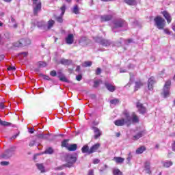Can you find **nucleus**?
Instances as JSON below:
<instances>
[{"mask_svg": "<svg viewBox=\"0 0 175 175\" xmlns=\"http://www.w3.org/2000/svg\"><path fill=\"white\" fill-rule=\"evenodd\" d=\"M123 116H124L125 119L122 118L114 122V124L116 125V126H122L125 125V124L129 126V124H131L132 118H131V115L129 114V111H128V110H124L123 111Z\"/></svg>", "mask_w": 175, "mask_h": 175, "instance_id": "f257e3e1", "label": "nucleus"}, {"mask_svg": "<svg viewBox=\"0 0 175 175\" xmlns=\"http://www.w3.org/2000/svg\"><path fill=\"white\" fill-rule=\"evenodd\" d=\"M65 161L66 162V166H67V167H71V166H73V163H76L77 157H76L75 154H66L65 155Z\"/></svg>", "mask_w": 175, "mask_h": 175, "instance_id": "f03ea898", "label": "nucleus"}, {"mask_svg": "<svg viewBox=\"0 0 175 175\" xmlns=\"http://www.w3.org/2000/svg\"><path fill=\"white\" fill-rule=\"evenodd\" d=\"M172 85V81L170 80H167L165 81L161 95L163 98H169L170 96V86Z\"/></svg>", "mask_w": 175, "mask_h": 175, "instance_id": "7ed1b4c3", "label": "nucleus"}, {"mask_svg": "<svg viewBox=\"0 0 175 175\" xmlns=\"http://www.w3.org/2000/svg\"><path fill=\"white\" fill-rule=\"evenodd\" d=\"M126 22L124 19H117L113 23L112 31L116 32L117 28H126Z\"/></svg>", "mask_w": 175, "mask_h": 175, "instance_id": "20e7f679", "label": "nucleus"}, {"mask_svg": "<svg viewBox=\"0 0 175 175\" xmlns=\"http://www.w3.org/2000/svg\"><path fill=\"white\" fill-rule=\"evenodd\" d=\"M154 25L158 28V29H163L165 28V25L166 24V21L165 19L161 16H156L154 18Z\"/></svg>", "mask_w": 175, "mask_h": 175, "instance_id": "39448f33", "label": "nucleus"}, {"mask_svg": "<svg viewBox=\"0 0 175 175\" xmlns=\"http://www.w3.org/2000/svg\"><path fill=\"white\" fill-rule=\"evenodd\" d=\"M31 43V40L29 38H23L21 39L20 41L15 42L14 46L15 47H23L24 46H28Z\"/></svg>", "mask_w": 175, "mask_h": 175, "instance_id": "423d86ee", "label": "nucleus"}, {"mask_svg": "<svg viewBox=\"0 0 175 175\" xmlns=\"http://www.w3.org/2000/svg\"><path fill=\"white\" fill-rule=\"evenodd\" d=\"M14 151H16V147H12L10 149H8L1 155V158H3L4 159H8V158H10L13 156V154H14Z\"/></svg>", "mask_w": 175, "mask_h": 175, "instance_id": "0eeeda50", "label": "nucleus"}, {"mask_svg": "<svg viewBox=\"0 0 175 175\" xmlns=\"http://www.w3.org/2000/svg\"><path fill=\"white\" fill-rule=\"evenodd\" d=\"M33 4L36 5V6L33 7V13L34 14H38L39 12L42 10V3L40 2V0H32Z\"/></svg>", "mask_w": 175, "mask_h": 175, "instance_id": "6e6552de", "label": "nucleus"}, {"mask_svg": "<svg viewBox=\"0 0 175 175\" xmlns=\"http://www.w3.org/2000/svg\"><path fill=\"white\" fill-rule=\"evenodd\" d=\"M94 40L97 43H100V44H102V46H103L104 47H107V46H110V44H111V42L109 40H104L103 38H102L100 37L94 38Z\"/></svg>", "mask_w": 175, "mask_h": 175, "instance_id": "1a4fd4ad", "label": "nucleus"}, {"mask_svg": "<svg viewBox=\"0 0 175 175\" xmlns=\"http://www.w3.org/2000/svg\"><path fill=\"white\" fill-rule=\"evenodd\" d=\"M137 108L138 109V111L140 114H144V113L147 111L146 107H144L142 103H137Z\"/></svg>", "mask_w": 175, "mask_h": 175, "instance_id": "9d476101", "label": "nucleus"}, {"mask_svg": "<svg viewBox=\"0 0 175 175\" xmlns=\"http://www.w3.org/2000/svg\"><path fill=\"white\" fill-rule=\"evenodd\" d=\"M154 84H155V78H154V77H151L148 81V88L149 91H152Z\"/></svg>", "mask_w": 175, "mask_h": 175, "instance_id": "9b49d317", "label": "nucleus"}, {"mask_svg": "<svg viewBox=\"0 0 175 175\" xmlns=\"http://www.w3.org/2000/svg\"><path fill=\"white\" fill-rule=\"evenodd\" d=\"M65 10H66V6L65 5H64L62 8H61V16H58L57 18H56V20L58 23H62L63 20H62V16H64L65 14Z\"/></svg>", "mask_w": 175, "mask_h": 175, "instance_id": "f8f14e48", "label": "nucleus"}, {"mask_svg": "<svg viewBox=\"0 0 175 175\" xmlns=\"http://www.w3.org/2000/svg\"><path fill=\"white\" fill-rule=\"evenodd\" d=\"M144 135H146V131H140L135 135L133 137V140H139V139H140V137H143Z\"/></svg>", "mask_w": 175, "mask_h": 175, "instance_id": "ddd939ff", "label": "nucleus"}, {"mask_svg": "<svg viewBox=\"0 0 175 175\" xmlns=\"http://www.w3.org/2000/svg\"><path fill=\"white\" fill-rule=\"evenodd\" d=\"M162 14L163 17H165V20H167L168 24H170V23H172V16H170V14H169V12L167 11H163Z\"/></svg>", "mask_w": 175, "mask_h": 175, "instance_id": "4468645a", "label": "nucleus"}, {"mask_svg": "<svg viewBox=\"0 0 175 175\" xmlns=\"http://www.w3.org/2000/svg\"><path fill=\"white\" fill-rule=\"evenodd\" d=\"M151 163L150 161H146L145 162L144 164V170L148 173V174H151V167H150Z\"/></svg>", "mask_w": 175, "mask_h": 175, "instance_id": "2eb2a0df", "label": "nucleus"}, {"mask_svg": "<svg viewBox=\"0 0 175 175\" xmlns=\"http://www.w3.org/2000/svg\"><path fill=\"white\" fill-rule=\"evenodd\" d=\"M113 18V15H103L100 16V21L105 22V21H110Z\"/></svg>", "mask_w": 175, "mask_h": 175, "instance_id": "dca6fc26", "label": "nucleus"}, {"mask_svg": "<svg viewBox=\"0 0 175 175\" xmlns=\"http://www.w3.org/2000/svg\"><path fill=\"white\" fill-rule=\"evenodd\" d=\"M93 131L94 132V139H98L102 135V131L98 127H93Z\"/></svg>", "mask_w": 175, "mask_h": 175, "instance_id": "f3484780", "label": "nucleus"}, {"mask_svg": "<svg viewBox=\"0 0 175 175\" xmlns=\"http://www.w3.org/2000/svg\"><path fill=\"white\" fill-rule=\"evenodd\" d=\"M54 24H55V21H54V20H52V19L49 20L47 22L45 31H47L49 29H51V28H53V27H54Z\"/></svg>", "mask_w": 175, "mask_h": 175, "instance_id": "a211bd4d", "label": "nucleus"}, {"mask_svg": "<svg viewBox=\"0 0 175 175\" xmlns=\"http://www.w3.org/2000/svg\"><path fill=\"white\" fill-rule=\"evenodd\" d=\"M105 87L108 91H110V92H114V91H116V86L109 83H105Z\"/></svg>", "mask_w": 175, "mask_h": 175, "instance_id": "6ab92c4d", "label": "nucleus"}, {"mask_svg": "<svg viewBox=\"0 0 175 175\" xmlns=\"http://www.w3.org/2000/svg\"><path fill=\"white\" fill-rule=\"evenodd\" d=\"M99 147H100V144H94L90 148L89 154H92L93 152H95V151H96L98 148H99Z\"/></svg>", "mask_w": 175, "mask_h": 175, "instance_id": "aec40b11", "label": "nucleus"}, {"mask_svg": "<svg viewBox=\"0 0 175 175\" xmlns=\"http://www.w3.org/2000/svg\"><path fill=\"white\" fill-rule=\"evenodd\" d=\"M36 166L41 173H46V168H44V165H43V163H37L36 164Z\"/></svg>", "mask_w": 175, "mask_h": 175, "instance_id": "412c9836", "label": "nucleus"}, {"mask_svg": "<svg viewBox=\"0 0 175 175\" xmlns=\"http://www.w3.org/2000/svg\"><path fill=\"white\" fill-rule=\"evenodd\" d=\"M66 42L67 44H72L73 43V34H68L66 38Z\"/></svg>", "mask_w": 175, "mask_h": 175, "instance_id": "4be33fe9", "label": "nucleus"}, {"mask_svg": "<svg viewBox=\"0 0 175 175\" xmlns=\"http://www.w3.org/2000/svg\"><path fill=\"white\" fill-rule=\"evenodd\" d=\"M36 25L38 28H41V29L46 30V23L43 21L37 22Z\"/></svg>", "mask_w": 175, "mask_h": 175, "instance_id": "5701e85b", "label": "nucleus"}, {"mask_svg": "<svg viewBox=\"0 0 175 175\" xmlns=\"http://www.w3.org/2000/svg\"><path fill=\"white\" fill-rule=\"evenodd\" d=\"M131 118L132 122H133L134 124H137V122H139V117L136 116V113H135V112L132 113Z\"/></svg>", "mask_w": 175, "mask_h": 175, "instance_id": "b1692460", "label": "nucleus"}, {"mask_svg": "<svg viewBox=\"0 0 175 175\" xmlns=\"http://www.w3.org/2000/svg\"><path fill=\"white\" fill-rule=\"evenodd\" d=\"M62 65H72V60L68 59H62L60 60Z\"/></svg>", "mask_w": 175, "mask_h": 175, "instance_id": "393cba45", "label": "nucleus"}, {"mask_svg": "<svg viewBox=\"0 0 175 175\" xmlns=\"http://www.w3.org/2000/svg\"><path fill=\"white\" fill-rule=\"evenodd\" d=\"M68 151H76L77 150V144H70L67 148Z\"/></svg>", "mask_w": 175, "mask_h": 175, "instance_id": "a878e982", "label": "nucleus"}, {"mask_svg": "<svg viewBox=\"0 0 175 175\" xmlns=\"http://www.w3.org/2000/svg\"><path fill=\"white\" fill-rule=\"evenodd\" d=\"M146 151V147L144 146H141L139 148H137L135 151V153L139 154H143Z\"/></svg>", "mask_w": 175, "mask_h": 175, "instance_id": "bb28decb", "label": "nucleus"}, {"mask_svg": "<svg viewBox=\"0 0 175 175\" xmlns=\"http://www.w3.org/2000/svg\"><path fill=\"white\" fill-rule=\"evenodd\" d=\"M113 161H115L116 163H122L124 161H125V159L122 157H114Z\"/></svg>", "mask_w": 175, "mask_h": 175, "instance_id": "cd10ccee", "label": "nucleus"}, {"mask_svg": "<svg viewBox=\"0 0 175 175\" xmlns=\"http://www.w3.org/2000/svg\"><path fill=\"white\" fill-rule=\"evenodd\" d=\"M124 2L127 3V5H130V6H135L137 3L136 0H124Z\"/></svg>", "mask_w": 175, "mask_h": 175, "instance_id": "c85d7f7f", "label": "nucleus"}, {"mask_svg": "<svg viewBox=\"0 0 175 175\" xmlns=\"http://www.w3.org/2000/svg\"><path fill=\"white\" fill-rule=\"evenodd\" d=\"M81 151L83 154H90V148L88 147V146L85 145L81 148Z\"/></svg>", "mask_w": 175, "mask_h": 175, "instance_id": "c756f323", "label": "nucleus"}, {"mask_svg": "<svg viewBox=\"0 0 175 175\" xmlns=\"http://www.w3.org/2000/svg\"><path fill=\"white\" fill-rule=\"evenodd\" d=\"M141 87H143L142 81L135 82V91H137Z\"/></svg>", "mask_w": 175, "mask_h": 175, "instance_id": "7c9ffc66", "label": "nucleus"}, {"mask_svg": "<svg viewBox=\"0 0 175 175\" xmlns=\"http://www.w3.org/2000/svg\"><path fill=\"white\" fill-rule=\"evenodd\" d=\"M113 175H122V172L118 168L113 169Z\"/></svg>", "mask_w": 175, "mask_h": 175, "instance_id": "2f4dec72", "label": "nucleus"}, {"mask_svg": "<svg viewBox=\"0 0 175 175\" xmlns=\"http://www.w3.org/2000/svg\"><path fill=\"white\" fill-rule=\"evenodd\" d=\"M44 154H49L51 155V154H54V149H53V148H48L45 150Z\"/></svg>", "mask_w": 175, "mask_h": 175, "instance_id": "473e14b6", "label": "nucleus"}, {"mask_svg": "<svg viewBox=\"0 0 175 175\" xmlns=\"http://www.w3.org/2000/svg\"><path fill=\"white\" fill-rule=\"evenodd\" d=\"M68 139H65L62 142V147H66V148H68V147H69V143H68Z\"/></svg>", "mask_w": 175, "mask_h": 175, "instance_id": "72a5a7b5", "label": "nucleus"}, {"mask_svg": "<svg viewBox=\"0 0 175 175\" xmlns=\"http://www.w3.org/2000/svg\"><path fill=\"white\" fill-rule=\"evenodd\" d=\"M72 12L75 13V14H79L80 12V9L77 5H75L74 8H72Z\"/></svg>", "mask_w": 175, "mask_h": 175, "instance_id": "f704fd0d", "label": "nucleus"}, {"mask_svg": "<svg viewBox=\"0 0 175 175\" xmlns=\"http://www.w3.org/2000/svg\"><path fill=\"white\" fill-rule=\"evenodd\" d=\"M173 165V163L172 161H165L163 163L164 167H170Z\"/></svg>", "mask_w": 175, "mask_h": 175, "instance_id": "c9c22d12", "label": "nucleus"}, {"mask_svg": "<svg viewBox=\"0 0 175 175\" xmlns=\"http://www.w3.org/2000/svg\"><path fill=\"white\" fill-rule=\"evenodd\" d=\"M0 125H2L3 126H9V125H10V123L0 120Z\"/></svg>", "mask_w": 175, "mask_h": 175, "instance_id": "e433bc0d", "label": "nucleus"}, {"mask_svg": "<svg viewBox=\"0 0 175 175\" xmlns=\"http://www.w3.org/2000/svg\"><path fill=\"white\" fill-rule=\"evenodd\" d=\"M39 68H46L47 66V64L44 62H38Z\"/></svg>", "mask_w": 175, "mask_h": 175, "instance_id": "4c0bfd02", "label": "nucleus"}, {"mask_svg": "<svg viewBox=\"0 0 175 175\" xmlns=\"http://www.w3.org/2000/svg\"><path fill=\"white\" fill-rule=\"evenodd\" d=\"M119 102H120V100H118V99H117V98H115L113 100H110V103L111 105H118Z\"/></svg>", "mask_w": 175, "mask_h": 175, "instance_id": "58836bf2", "label": "nucleus"}, {"mask_svg": "<svg viewBox=\"0 0 175 175\" xmlns=\"http://www.w3.org/2000/svg\"><path fill=\"white\" fill-rule=\"evenodd\" d=\"M83 65L85 68H87V66H91V65H92V62H85Z\"/></svg>", "mask_w": 175, "mask_h": 175, "instance_id": "ea45409f", "label": "nucleus"}, {"mask_svg": "<svg viewBox=\"0 0 175 175\" xmlns=\"http://www.w3.org/2000/svg\"><path fill=\"white\" fill-rule=\"evenodd\" d=\"M60 81H64V83H68V79L65 77V75H63L61 78H59Z\"/></svg>", "mask_w": 175, "mask_h": 175, "instance_id": "a19ab883", "label": "nucleus"}, {"mask_svg": "<svg viewBox=\"0 0 175 175\" xmlns=\"http://www.w3.org/2000/svg\"><path fill=\"white\" fill-rule=\"evenodd\" d=\"M131 159H132V154L129 153V157L126 158L127 163H130Z\"/></svg>", "mask_w": 175, "mask_h": 175, "instance_id": "79ce46f5", "label": "nucleus"}, {"mask_svg": "<svg viewBox=\"0 0 175 175\" xmlns=\"http://www.w3.org/2000/svg\"><path fill=\"white\" fill-rule=\"evenodd\" d=\"M0 165H1V166H8V165H9V161H1Z\"/></svg>", "mask_w": 175, "mask_h": 175, "instance_id": "37998d69", "label": "nucleus"}, {"mask_svg": "<svg viewBox=\"0 0 175 175\" xmlns=\"http://www.w3.org/2000/svg\"><path fill=\"white\" fill-rule=\"evenodd\" d=\"M100 83H102V81L100 80H97L94 81V87H98V85H99V84H100Z\"/></svg>", "mask_w": 175, "mask_h": 175, "instance_id": "c03bdc74", "label": "nucleus"}, {"mask_svg": "<svg viewBox=\"0 0 175 175\" xmlns=\"http://www.w3.org/2000/svg\"><path fill=\"white\" fill-rule=\"evenodd\" d=\"M35 143H36L35 140H31L29 144V147H33L35 146Z\"/></svg>", "mask_w": 175, "mask_h": 175, "instance_id": "a18cd8bd", "label": "nucleus"}, {"mask_svg": "<svg viewBox=\"0 0 175 175\" xmlns=\"http://www.w3.org/2000/svg\"><path fill=\"white\" fill-rule=\"evenodd\" d=\"M50 75L53 77H55V76H57V72L55 70H53L50 72Z\"/></svg>", "mask_w": 175, "mask_h": 175, "instance_id": "49530a36", "label": "nucleus"}, {"mask_svg": "<svg viewBox=\"0 0 175 175\" xmlns=\"http://www.w3.org/2000/svg\"><path fill=\"white\" fill-rule=\"evenodd\" d=\"M99 162H100V160H99L98 159H94L93 160V163L94 165H98V163H99Z\"/></svg>", "mask_w": 175, "mask_h": 175, "instance_id": "de8ad7c7", "label": "nucleus"}, {"mask_svg": "<svg viewBox=\"0 0 175 175\" xmlns=\"http://www.w3.org/2000/svg\"><path fill=\"white\" fill-rule=\"evenodd\" d=\"M164 33H166L167 35H170L172 32L168 29H164Z\"/></svg>", "mask_w": 175, "mask_h": 175, "instance_id": "09e8293b", "label": "nucleus"}, {"mask_svg": "<svg viewBox=\"0 0 175 175\" xmlns=\"http://www.w3.org/2000/svg\"><path fill=\"white\" fill-rule=\"evenodd\" d=\"M8 70H12V72H13V71L16 70V67L10 66V67L8 68Z\"/></svg>", "mask_w": 175, "mask_h": 175, "instance_id": "8fccbe9b", "label": "nucleus"}, {"mask_svg": "<svg viewBox=\"0 0 175 175\" xmlns=\"http://www.w3.org/2000/svg\"><path fill=\"white\" fill-rule=\"evenodd\" d=\"M100 72H102V70L100 68H98L97 70H96V74L100 75Z\"/></svg>", "mask_w": 175, "mask_h": 175, "instance_id": "3c124183", "label": "nucleus"}, {"mask_svg": "<svg viewBox=\"0 0 175 175\" xmlns=\"http://www.w3.org/2000/svg\"><path fill=\"white\" fill-rule=\"evenodd\" d=\"M76 79L78 81H80L81 80V79H83V77L81 75H77L76 77Z\"/></svg>", "mask_w": 175, "mask_h": 175, "instance_id": "603ef678", "label": "nucleus"}, {"mask_svg": "<svg viewBox=\"0 0 175 175\" xmlns=\"http://www.w3.org/2000/svg\"><path fill=\"white\" fill-rule=\"evenodd\" d=\"M62 76H64V74H62V72H57V77H59V79H61Z\"/></svg>", "mask_w": 175, "mask_h": 175, "instance_id": "864d4df0", "label": "nucleus"}, {"mask_svg": "<svg viewBox=\"0 0 175 175\" xmlns=\"http://www.w3.org/2000/svg\"><path fill=\"white\" fill-rule=\"evenodd\" d=\"M42 77L44 80H50V77L47 75H42Z\"/></svg>", "mask_w": 175, "mask_h": 175, "instance_id": "5fc2aeb1", "label": "nucleus"}, {"mask_svg": "<svg viewBox=\"0 0 175 175\" xmlns=\"http://www.w3.org/2000/svg\"><path fill=\"white\" fill-rule=\"evenodd\" d=\"M88 175H94V170H90L88 172Z\"/></svg>", "mask_w": 175, "mask_h": 175, "instance_id": "6e6d98bb", "label": "nucleus"}, {"mask_svg": "<svg viewBox=\"0 0 175 175\" xmlns=\"http://www.w3.org/2000/svg\"><path fill=\"white\" fill-rule=\"evenodd\" d=\"M29 133H33L35 132V130L33 128L29 129Z\"/></svg>", "mask_w": 175, "mask_h": 175, "instance_id": "4d7b16f0", "label": "nucleus"}, {"mask_svg": "<svg viewBox=\"0 0 175 175\" xmlns=\"http://www.w3.org/2000/svg\"><path fill=\"white\" fill-rule=\"evenodd\" d=\"M120 73H126V70L120 68Z\"/></svg>", "mask_w": 175, "mask_h": 175, "instance_id": "13d9d810", "label": "nucleus"}, {"mask_svg": "<svg viewBox=\"0 0 175 175\" xmlns=\"http://www.w3.org/2000/svg\"><path fill=\"white\" fill-rule=\"evenodd\" d=\"M0 109H5V105H3V103H0Z\"/></svg>", "mask_w": 175, "mask_h": 175, "instance_id": "bf43d9fd", "label": "nucleus"}, {"mask_svg": "<svg viewBox=\"0 0 175 175\" xmlns=\"http://www.w3.org/2000/svg\"><path fill=\"white\" fill-rule=\"evenodd\" d=\"M22 55H24V57H27L28 55V53L27 52H23L21 53Z\"/></svg>", "mask_w": 175, "mask_h": 175, "instance_id": "052dcab7", "label": "nucleus"}, {"mask_svg": "<svg viewBox=\"0 0 175 175\" xmlns=\"http://www.w3.org/2000/svg\"><path fill=\"white\" fill-rule=\"evenodd\" d=\"M76 72H80V66H77Z\"/></svg>", "mask_w": 175, "mask_h": 175, "instance_id": "680f3d73", "label": "nucleus"}, {"mask_svg": "<svg viewBox=\"0 0 175 175\" xmlns=\"http://www.w3.org/2000/svg\"><path fill=\"white\" fill-rule=\"evenodd\" d=\"M18 136V134H16L12 137V139H16Z\"/></svg>", "mask_w": 175, "mask_h": 175, "instance_id": "e2e57ef3", "label": "nucleus"}, {"mask_svg": "<svg viewBox=\"0 0 175 175\" xmlns=\"http://www.w3.org/2000/svg\"><path fill=\"white\" fill-rule=\"evenodd\" d=\"M172 150H173V151H175V142L172 145Z\"/></svg>", "mask_w": 175, "mask_h": 175, "instance_id": "0e129e2a", "label": "nucleus"}, {"mask_svg": "<svg viewBox=\"0 0 175 175\" xmlns=\"http://www.w3.org/2000/svg\"><path fill=\"white\" fill-rule=\"evenodd\" d=\"M83 40H85V37L82 38L80 41L79 43H81V42H83Z\"/></svg>", "mask_w": 175, "mask_h": 175, "instance_id": "69168bd1", "label": "nucleus"}, {"mask_svg": "<svg viewBox=\"0 0 175 175\" xmlns=\"http://www.w3.org/2000/svg\"><path fill=\"white\" fill-rule=\"evenodd\" d=\"M172 29L175 31V23L172 24Z\"/></svg>", "mask_w": 175, "mask_h": 175, "instance_id": "338daca9", "label": "nucleus"}, {"mask_svg": "<svg viewBox=\"0 0 175 175\" xmlns=\"http://www.w3.org/2000/svg\"><path fill=\"white\" fill-rule=\"evenodd\" d=\"M132 79H133V76H132V74L130 73V81H132Z\"/></svg>", "mask_w": 175, "mask_h": 175, "instance_id": "774afa93", "label": "nucleus"}]
</instances>
